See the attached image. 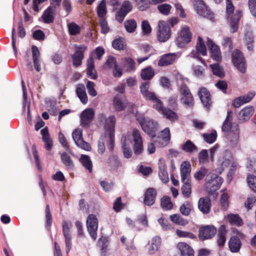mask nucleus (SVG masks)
Returning a JSON list of instances; mask_svg holds the SVG:
<instances>
[{
  "label": "nucleus",
  "instance_id": "f257e3e1",
  "mask_svg": "<svg viewBox=\"0 0 256 256\" xmlns=\"http://www.w3.org/2000/svg\"><path fill=\"white\" fill-rule=\"evenodd\" d=\"M136 116L142 130L151 137H154L158 128L157 122L152 120L146 118L143 114L138 112L136 113Z\"/></svg>",
  "mask_w": 256,
  "mask_h": 256
},
{
  "label": "nucleus",
  "instance_id": "f03ea898",
  "mask_svg": "<svg viewBox=\"0 0 256 256\" xmlns=\"http://www.w3.org/2000/svg\"><path fill=\"white\" fill-rule=\"evenodd\" d=\"M226 0V12L228 14V18H230V32L232 33L235 32L238 29V24L239 20L242 16L241 10H238L234 14H232L234 12V7L232 4L231 0Z\"/></svg>",
  "mask_w": 256,
  "mask_h": 256
},
{
  "label": "nucleus",
  "instance_id": "7ed1b4c3",
  "mask_svg": "<svg viewBox=\"0 0 256 256\" xmlns=\"http://www.w3.org/2000/svg\"><path fill=\"white\" fill-rule=\"evenodd\" d=\"M150 84L146 82L142 84L140 86V92L142 96L148 100H150L154 103L153 108L156 110H160L161 106V100L158 98L156 94L149 90Z\"/></svg>",
  "mask_w": 256,
  "mask_h": 256
},
{
  "label": "nucleus",
  "instance_id": "20e7f679",
  "mask_svg": "<svg viewBox=\"0 0 256 256\" xmlns=\"http://www.w3.org/2000/svg\"><path fill=\"white\" fill-rule=\"evenodd\" d=\"M98 120L100 123L104 122V136L108 138L110 149L112 148V116H110L106 118L105 114H100L98 116Z\"/></svg>",
  "mask_w": 256,
  "mask_h": 256
},
{
  "label": "nucleus",
  "instance_id": "39448f33",
  "mask_svg": "<svg viewBox=\"0 0 256 256\" xmlns=\"http://www.w3.org/2000/svg\"><path fill=\"white\" fill-rule=\"evenodd\" d=\"M158 38L160 42H166L170 37L172 32L169 23L166 21L161 20L158 23Z\"/></svg>",
  "mask_w": 256,
  "mask_h": 256
},
{
  "label": "nucleus",
  "instance_id": "423d86ee",
  "mask_svg": "<svg viewBox=\"0 0 256 256\" xmlns=\"http://www.w3.org/2000/svg\"><path fill=\"white\" fill-rule=\"evenodd\" d=\"M180 92L181 102L188 107L193 106L194 99L189 88L186 84H181Z\"/></svg>",
  "mask_w": 256,
  "mask_h": 256
},
{
  "label": "nucleus",
  "instance_id": "0eeeda50",
  "mask_svg": "<svg viewBox=\"0 0 256 256\" xmlns=\"http://www.w3.org/2000/svg\"><path fill=\"white\" fill-rule=\"evenodd\" d=\"M76 51L72 55L73 65L75 67H78L81 66L82 60L84 58V53L88 50V46L84 44L74 45Z\"/></svg>",
  "mask_w": 256,
  "mask_h": 256
},
{
  "label": "nucleus",
  "instance_id": "6e6552de",
  "mask_svg": "<svg viewBox=\"0 0 256 256\" xmlns=\"http://www.w3.org/2000/svg\"><path fill=\"white\" fill-rule=\"evenodd\" d=\"M86 227L91 238L96 240L97 238L98 220L96 215L90 214L86 219Z\"/></svg>",
  "mask_w": 256,
  "mask_h": 256
},
{
  "label": "nucleus",
  "instance_id": "1a4fd4ad",
  "mask_svg": "<svg viewBox=\"0 0 256 256\" xmlns=\"http://www.w3.org/2000/svg\"><path fill=\"white\" fill-rule=\"evenodd\" d=\"M232 61L234 66L242 73L246 71V60L242 54L238 50H236L232 54Z\"/></svg>",
  "mask_w": 256,
  "mask_h": 256
},
{
  "label": "nucleus",
  "instance_id": "9d476101",
  "mask_svg": "<svg viewBox=\"0 0 256 256\" xmlns=\"http://www.w3.org/2000/svg\"><path fill=\"white\" fill-rule=\"evenodd\" d=\"M194 5L198 14L210 19L213 18L212 12L208 9L202 0H194Z\"/></svg>",
  "mask_w": 256,
  "mask_h": 256
},
{
  "label": "nucleus",
  "instance_id": "9b49d317",
  "mask_svg": "<svg viewBox=\"0 0 256 256\" xmlns=\"http://www.w3.org/2000/svg\"><path fill=\"white\" fill-rule=\"evenodd\" d=\"M132 136V141L134 142L132 148L134 152L136 154L139 155L142 154L143 151L142 137L140 131L136 128L134 129Z\"/></svg>",
  "mask_w": 256,
  "mask_h": 256
},
{
  "label": "nucleus",
  "instance_id": "f8f14e48",
  "mask_svg": "<svg viewBox=\"0 0 256 256\" xmlns=\"http://www.w3.org/2000/svg\"><path fill=\"white\" fill-rule=\"evenodd\" d=\"M94 116V112L92 108L84 110L80 114V125L84 128L90 127Z\"/></svg>",
  "mask_w": 256,
  "mask_h": 256
},
{
  "label": "nucleus",
  "instance_id": "ddd939ff",
  "mask_svg": "<svg viewBox=\"0 0 256 256\" xmlns=\"http://www.w3.org/2000/svg\"><path fill=\"white\" fill-rule=\"evenodd\" d=\"M132 8L131 2L128 0L123 2L121 8L117 11L115 14V20L119 23H122L126 15L130 12Z\"/></svg>",
  "mask_w": 256,
  "mask_h": 256
},
{
  "label": "nucleus",
  "instance_id": "4468645a",
  "mask_svg": "<svg viewBox=\"0 0 256 256\" xmlns=\"http://www.w3.org/2000/svg\"><path fill=\"white\" fill-rule=\"evenodd\" d=\"M192 34L190 28L188 26H184L180 32V36L176 39V43L179 47H183L185 44L190 42Z\"/></svg>",
  "mask_w": 256,
  "mask_h": 256
},
{
  "label": "nucleus",
  "instance_id": "2eb2a0df",
  "mask_svg": "<svg viewBox=\"0 0 256 256\" xmlns=\"http://www.w3.org/2000/svg\"><path fill=\"white\" fill-rule=\"evenodd\" d=\"M216 229L213 226H201L199 230L198 237L202 240L212 238L216 234Z\"/></svg>",
  "mask_w": 256,
  "mask_h": 256
},
{
  "label": "nucleus",
  "instance_id": "dca6fc26",
  "mask_svg": "<svg viewBox=\"0 0 256 256\" xmlns=\"http://www.w3.org/2000/svg\"><path fill=\"white\" fill-rule=\"evenodd\" d=\"M62 234L64 237L66 252L68 254L72 248V236L68 223L63 221L62 223Z\"/></svg>",
  "mask_w": 256,
  "mask_h": 256
},
{
  "label": "nucleus",
  "instance_id": "f3484780",
  "mask_svg": "<svg viewBox=\"0 0 256 256\" xmlns=\"http://www.w3.org/2000/svg\"><path fill=\"white\" fill-rule=\"evenodd\" d=\"M182 182L190 181L191 164L189 162H183L180 168Z\"/></svg>",
  "mask_w": 256,
  "mask_h": 256
},
{
  "label": "nucleus",
  "instance_id": "a211bd4d",
  "mask_svg": "<svg viewBox=\"0 0 256 256\" xmlns=\"http://www.w3.org/2000/svg\"><path fill=\"white\" fill-rule=\"evenodd\" d=\"M206 181L207 183L212 184L214 188H218L224 182L223 179L213 172L206 174Z\"/></svg>",
  "mask_w": 256,
  "mask_h": 256
},
{
  "label": "nucleus",
  "instance_id": "6ab92c4d",
  "mask_svg": "<svg viewBox=\"0 0 256 256\" xmlns=\"http://www.w3.org/2000/svg\"><path fill=\"white\" fill-rule=\"evenodd\" d=\"M127 105V100L124 94H116L113 100V106L117 111L124 110Z\"/></svg>",
  "mask_w": 256,
  "mask_h": 256
},
{
  "label": "nucleus",
  "instance_id": "aec40b11",
  "mask_svg": "<svg viewBox=\"0 0 256 256\" xmlns=\"http://www.w3.org/2000/svg\"><path fill=\"white\" fill-rule=\"evenodd\" d=\"M211 200L208 197L201 198L198 202V210L203 214H208L211 210Z\"/></svg>",
  "mask_w": 256,
  "mask_h": 256
},
{
  "label": "nucleus",
  "instance_id": "412c9836",
  "mask_svg": "<svg viewBox=\"0 0 256 256\" xmlns=\"http://www.w3.org/2000/svg\"><path fill=\"white\" fill-rule=\"evenodd\" d=\"M207 45L210 50L211 57L212 59L217 62L220 61L222 57L219 48L209 38L208 39Z\"/></svg>",
  "mask_w": 256,
  "mask_h": 256
},
{
  "label": "nucleus",
  "instance_id": "4be33fe9",
  "mask_svg": "<svg viewBox=\"0 0 256 256\" xmlns=\"http://www.w3.org/2000/svg\"><path fill=\"white\" fill-rule=\"evenodd\" d=\"M198 95L204 106L209 108L211 106L210 94L206 88H200L198 92Z\"/></svg>",
  "mask_w": 256,
  "mask_h": 256
},
{
  "label": "nucleus",
  "instance_id": "5701e85b",
  "mask_svg": "<svg viewBox=\"0 0 256 256\" xmlns=\"http://www.w3.org/2000/svg\"><path fill=\"white\" fill-rule=\"evenodd\" d=\"M156 195L157 192L154 188H148L144 194V203L149 206L153 205L155 202Z\"/></svg>",
  "mask_w": 256,
  "mask_h": 256
},
{
  "label": "nucleus",
  "instance_id": "b1692460",
  "mask_svg": "<svg viewBox=\"0 0 256 256\" xmlns=\"http://www.w3.org/2000/svg\"><path fill=\"white\" fill-rule=\"evenodd\" d=\"M86 74L92 80L98 78L97 72L95 69L94 59L92 56H90L87 60Z\"/></svg>",
  "mask_w": 256,
  "mask_h": 256
},
{
  "label": "nucleus",
  "instance_id": "393cba45",
  "mask_svg": "<svg viewBox=\"0 0 256 256\" xmlns=\"http://www.w3.org/2000/svg\"><path fill=\"white\" fill-rule=\"evenodd\" d=\"M176 58V54L174 53H168L162 56L158 62V65L164 66L172 64Z\"/></svg>",
  "mask_w": 256,
  "mask_h": 256
},
{
  "label": "nucleus",
  "instance_id": "a878e982",
  "mask_svg": "<svg viewBox=\"0 0 256 256\" xmlns=\"http://www.w3.org/2000/svg\"><path fill=\"white\" fill-rule=\"evenodd\" d=\"M97 245L100 250V256H108V247L109 245V240L107 237L101 236L98 241Z\"/></svg>",
  "mask_w": 256,
  "mask_h": 256
},
{
  "label": "nucleus",
  "instance_id": "bb28decb",
  "mask_svg": "<svg viewBox=\"0 0 256 256\" xmlns=\"http://www.w3.org/2000/svg\"><path fill=\"white\" fill-rule=\"evenodd\" d=\"M158 176L160 180L164 183H166L168 180V174L166 169L164 160L163 159H160L158 162Z\"/></svg>",
  "mask_w": 256,
  "mask_h": 256
},
{
  "label": "nucleus",
  "instance_id": "cd10ccee",
  "mask_svg": "<svg viewBox=\"0 0 256 256\" xmlns=\"http://www.w3.org/2000/svg\"><path fill=\"white\" fill-rule=\"evenodd\" d=\"M162 102L161 101V106L160 110H156L159 112H162L164 116L170 121L174 122L178 119V116L175 112L172 110L164 108L162 106Z\"/></svg>",
  "mask_w": 256,
  "mask_h": 256
},
{
  "label": "nucleus",
  "instance_id": "c85d7f7f",
  "mask_svg": "<svg viewBox=\"0 0 256 256\" xmlns=\"http://www.w3.org/2000/svg\"><path fill=\"white\" fill-rule=\"evenodd\" d=\"M76 92L83 104H86L88 102V96L86 94V88L84 84H78L77 85Z\"/></svg>",
  "mask_w": 256,
  "mask_h": 256
},
{
  "label": "nucleus",
  "instance_id": "c756f323",
  "mask_svg": "<svg viewBox=\"0 0 256 256\" xmlns=\"http://www.w3.org/2000/svg\"><path fill=\"white\" fill-rule=\"evenodd\" d=\"M40 132L42 135V140L46 144V148L48 150H50L52 147L53 144L52 140L50 138V134L48 128L46 127L42 129L40 131Z\"/></svg>",
  "mask_w": 256,
  "mask_h": 256
},
{
  "label": "nucleus",
  "instance_id": "7c9ffc66",
  "mask_svg": "<svg viewBox=\"0 0 256 256\" xmlns=\"http://www.w3.org/2000/svg\"><path fill=\"white\" fill-rule=\"evenodd\" d=\"M32 50L34 67L36 71L39 72L41 70L40 60V52L38 47L36 46H32Z\"/></svg>",
  "mask_w": 256,
  "mask_h": 256
},
{
  "label": "nucleus",
  "instance_id": "2f4dec72",
  "mask_svg": "<svg viewBox=\"0 0 256 256\" xmlns=\"http://www.w3.org/2000/svg\"><path fill=\"white\" fill-rule=\"evenodd\" d=\"M254 109L253 107H246L238 113V119L243 122L250 119L254 114Z\"/></svg>",
  "mask_w": 256,
  "mask_h": 256
},
{
  "label": "nucleus",
  "instance_id": "473e14b6",
  "mask_svg": "<svg viewBox=\"0 0 256 256\" xmlns=\"http://www.w3.org/2000/svg\"><path fill=\"white\" fill-rule=\"evenodd\" d=\"M242 243L240 239L238 236H232L228 242V246L230 250L232 252H238L241 248Z\"/></svg>",
  "mask_w": 256,
  "mask_h": 256
},
{
  "label": "nucleus",
  "instance_id": "72a5a7b5",
  "mask_svg": "<svg viewBox=\"0 0 256 256\" xmlns=\"http://www.w3.org/2000/svg\"><path fill=\"white\" fill-rule=\"evenodd\" d=\"M79 162L89 172L92 173V162L90 156L84 154H82L79 158Z\"/></svg>",
  "mask_w": 256,
  "mask_h": 256
},
{
  "label": "nucleus",
  "instance_id": "f704fd0d",
  "mask_svg": "<svg viewBox=\"0 0 256 256\" xmlns=\"http://www.w3.org/2000/svg\"><path fill=\"white\" fill-rule=\"evenodd\" d=\"M178 248L180 250L183 256H194V252L192 248L185 242H179L178 244Z\"/></svg>",
  "mask_w": 256,
  "mask_h": 256
},
{
  "label": "nucleus",
  "instance_id": "c9c22d12",
  "mask_svg": "<svg viewBox=\"0 0 256 256\" xmlns=\"http://www.w3.org/2000/svg\"><path fill=\"white\" fill-rule=\"evenodd\" d=\"M226 226L224 224L222 225L218 232V239H217V242L218 244V246L220 247H222L226 240Z\"/></svg>",
  "mask_w": 256,
  "mask_h": 256
},
{
  "label": "nucleus",
  "instance_id": "e433bc0d",
  "mask_svg": "<svg viewBox=\"0 0 256 256\" xmlns=\"http://www.w3.org/2000/svg\"><path fill=\"white\" fill-rule=\"evenodd\" d=\"M170 138V130L168 128H166L161 132L160 136L158 138V140L162 145H166Z\"/></svg>",
  "mask_w": 256,
  "mask_h": 256
},
{
  "label": "nucleus",
  "instance_id": "4c0bfd02",
  "mask_svg": "<svg viewBox=\"0 0 256 256\" xmlns=\"http://www.w3.org/2000/svg\"><path fill=\"white\" fill-rule=\"evenodd\" d=\"M182 150L187 153L192 154L198 150V147L190 140H186L181 146Z\"/></svg>",
  "mask_w": 256,
  "mask_h": 256
},
{
  "label": "nucleus",
  "instance_id": "58836bf2",
  "mask_svg": "<svg viewBox=\"0 0 256 256\" xmlns=\"http://www.w3.org/2000/svg\"><path fill=\"white\" fill-rule=\"evenodd\" d=\"M45 220L46 225L45 227L46 230L50 232L51 230V226L52 225V215L50 210V206L49 204H47L45 210Z\"/></svg>",
  "mask_w": 256,
  "mask_h": 256
},
{
  "label": "nucleus",
  "instance_id": "ea45409f",
  "mask_svg": "<svg viewBox=\"0 0 256 256\" xmlns=\"http://www.w3.org/2000/svg\"><path fill=\"white\" fill-rule=\"evenodd\" d=\"M232 112L228 110L227 116L222 126V130L224 132H229L232 128Z\"/></svg>",
  "mask_w": 256,
  "mask_h": 256
},
{
  "label": "nucleus",
  "instance_id": "a19ab883",
  "mask_svg": "<svg viewBox=\"0 0 256 256\" xmlns=\"http://www.w3.org/2000/svg\"><path fill=\"white\" fill-rule=\"evenodd\" d=\"M160 243L161 239L159 236L154 237L152 239V244L149 248V253L151 254H154L158 250Z\"/></svg>",
  "mask_w": 256,
  "mask_h": 256
},
{
  "label": "nucleus",
  "instance_id": "79ce46f5",
  "mask_svg": "<svg viewBox=\"0 0 256 256\" xmlns=\"http://www.w3.org/2000/svg\"><path fill=\"white\" fill-rule=\"evenodd\" d=\"M154 74V70L151 66H148L142 70L141 77L144 80H149L153 78Z\"/></svg>",
  "mask_w": 256,
  "mask_h": 256
},
{
  "label": "nucleus",
  "instance_id": "37998d69",
  "mask_svg": "<svg viewBox=\"0 0 256 256\" xmlns=\"http://www.w3.org/2000/svg\"><path fill=\"white\" fill-rule=\"evenodd\" d=\"M96 12L100 18H104L107 13L106 0H102L97 7Z\"/></svg>",
  "mask_w": 256,
  "mask_h": 256
},
{
  "label": "nucleus",
  "instance_id": "c03bdc74",
  "mask_svg": "<svg viewBox=\"0 0 256 256\" xmlns=\"http://www.w3.org/2000/svg\"><path fill=\"white\" fill-rule=\"evenodd\" d=\"M60 158L63 164L68 168L71 169L74 168L73 162L68 153L66 152H62L60 154Z\"/></svg>",
  "mask_w": 256,
  "mask_h": 256
},
{
  "label": "nucleus",
  "instance_id": "a18cd8bd",
  "mask_svg": "<svg viewBox=\"0 0 256 256\" xmlns=\"http://www.w3.org/2000/svg\"><path fill=\"white\" fill-rule=\"evenodd\" d=\"M170 218L172 222L178 225L185 226L188 224V221L179 214H172Z\"/></svg>",
  "mask_w": 256,
  "mask_h": 256
},
{
  "label": "nucleus",
  "instance_id": "49530a36",
  "mask_svg": "<svg viewBox=\"0 0 256 256\" xmlns=\"http://www.w3.org/2000/svg\"><path fill=\"white\" fill-rule=\"evenodd\" d=\"M126 30L130 33L134 32L136 28L137 24L134 19L126 20L124 22Z\"/></svg>",
  "mask_w": 256,
  "mask_h": 256
},
{
  "label": "nucleus",
  "instance_id": "de8ad7c7",
  "mask_svg": "<svg viewBox=\"0 0 256 256\" xmlns=\"http://www.w3.org/2000/svg\"><path fill=\"white\" fill-rule=\"evenodd\" d=\"M162 208L164 210H170L172 208L173 204L169 196H164L161 199L160 203Z\"/></svg>",
  "mask_w": 256,
  "mask_h": 256
},
{
  "label": "nucleus",
  "instance_id": "09e8293b",
  "mask_svg": "<svg viewBox=\"0 0 256 256\" xmlns=\"http://www.w3.org/2000/svg\"><path fill=\"white\" fill-rule=\"evenodd\" d=\"M184 183L182 187V192L184 196L186 198L190 196L192 193V186L190 181L182 182Z\"/></svg>",
  "mask_w": 256,
  "mask_h": 256
},
{
  "label": "nucleus",
  "instance_id": "8fccbe9b",
  "mask_svg": "<svg viewBox=\"0 0 256 256\" xmlns=\"http://www.w3.org/2000/svg\"><path fill=\"white\" fill-rule=\"evenodd\" d=\"M126 47V44L124 38L120 37L113 40V48L115 49L121 50H124Z\"/></svg>",
  "mask_w": 256,
  "mask_h": 256
},
{
  "label": "nucleus",
  "instance_id": "3c124183",
  "mask_svg": "<svg viewBox=\"0 0 256 256\" xmlns=\"http://www.w3.org/2000/svg\"><path fill=\"white\" fill-rule=\"evenodd\" d=\"M196 49L198 53H200L203 56H206L207 54L206 46L203 42L202 38L200 36L198 38Z\"/></svg>",
  "mask_w": 256,
  "mask_h": 256
},
{
  "label": "nucleus",
  "instance_id": "603ef678",
  "mask_svg": "<svg viewBox=\"0 0 256 256\" xmlns=\"http://www.w3.org/2000/svg\"><path fill=\"white\" fill-rule=\"evenodd\" d=\"M68 29L69 33L71 36H76L80 34L81 31L80 27L74 22L68 24Z\"/></svg>",
  "mask_w": 256,
  "mask_h": 256
},
{
  "label": "nucleus",
  "instance_id": "864d4df0",
  "mask_svg": "<svg viewBox=\"0 0 256 256\" xmlns=\"http://www.w3.org/2000/svg\"><path fill=\"white\" fill-rule=\"evenodd\" d=\"M192 208V205L189 202H185L180 208V212L184 216H188L190 214Z\"/></svg>",
  "mask_w": 256,
  "mask_h": 256
},
{
  "label": "nucleus",
  "instance_id": "5fc2aeb1",
  "mask_svg": "<svg viewBox=\"0 0 256 256\" xmlns=\"http://www.w3.org/2000/svg\"><path fill=\"white\" fill-rule=\"evenodd\" d=\"M42 17L44 22L46 24H50L54 22V18L52 14V8L50 7L48 8Z\"/></svg>",
  "mask_w": 256,
  "mask_h": 256
},
{
  "label": "nucleus",
  "instance_id": "6e6d98bb",
  "mask_svg": "<svg viewBox=\"0 0 256 256\" xmlns=\"http://www.w3.org/2000/svg\"><path fill=\"white\" fill-rule=\"evenodd\" d=\"M210 67L212 69L213 74L220 78H222L224 76V72L223 69L220 66L218 63L212 64Z\"/></svg>",
  "mask_w": 256,
  "mask_h": 256
},
{
  "label": "nucleus",
  "instance_id": "4d7b16f0",
  "mask_svg": "<svg viewBox=\"0 0 256 256\" xmlns=\"http://www.w3.org/2000/svg\"><path fill=\"white\" fill-rule=\"evenodd\" d=\"M209 170L204 166H202L194 174V178L198 180H200L206 176Z\"/></svg>",
  "mask_w": 256,
  "mask_h": 256
},
{
  "label": "nucleus",
  "instance_id": "13d9d810",
  "mask_svg": "<svg viewBox=\"0 0 256 256\" xmlns=\"http://www.w3.org/2000/svg\"><path fill=\"white\" fill-rule=\"evenodd\" d=\"M199 163L204 164L209 162V157L208 150H202L198 154Z\"/></svg>",
  "mask_w": 256,
  "mask_h": 256
},
{
  "label": "nucleus",
  "instance_id": "bf43d9fd",
  "mask_svg": "<svg viewBox=\"0 0 256 256\" xmlns=\"http://www.w3.org/2000/svg\"><path fill=\"white\" fill-rule=\"evenodd\" d=\"M122 74L123 68L118 66L116 60L113 58V76L116 78H120Z\"/></svg>",
  "mask_w": 256,
  "mask_h": 256
},
{
  "label": "nucleus",
  "instance_id": "052dcab7",
  "mask_svg": "<svg viewBox=\"0 0 256 256\" xmlns=\"http://www.w3.org/2000/svg\"><path fill=\"white\" fill-rule=\"evenodd\" d=\"M228 220L231 224L240 226L242 224V221L241 218L238 215L234 214H230L228 216Z\"/></svg>",
  "mask_w": 256,
  "mask_h": 256
},
{
  "label": "nucleus",
  "instance_id": "680f3d73",
  "mask_svg": "<svg viewBox=\"0 0 256 256\" xmlns=\"http://www.w3.org/2000/svg\"><path fill=\"white\" fill-rule=\"evenodd\" d=\"M136 4V6L141 11L146 10L150 6V0H134Z\"/></svg>",
  "mask_w": 256,
  "mask_h": 256
},
{
  "label": "nucleus",
  "instance_id": "e2e57ef3",
  "mask_svg": "<svg viewBox=\"0 0 256 256\" xmlns=\"http://www.w3.org/2000/svg\"><path fill=\"white\" fill-rule=\"evenodd\" d=\"M202 136L206 142L212 144L216 140L217 134L216 131L214 130L210 134H203Z\"/></svg>",
  "mask_w": 256,
  "mask_h": 256
},
{
  "label": "nucleus",
  "instance_id": "0e129e2a",
  "mask_svg": "<svg viewBox=\"0 0 256 256\" xmlns=\"http://www.w3.org/2000/svg\"><path fill=\"white\" fill-rule=\"evenodd\" d=\"M125 206L126 204L122 202L121 197H118L114 202L113 210L116 212H119L124 209Z\"/></svg>",
  "mask_w": 256,
  "mask_h": 256
},
{
  "label": "nucleus",
  "instance_id": "69168bd1",
  "mask_svg": "<svg viewBox=\"0 0 256 256\" xmlns=\"http://www.w3.org/2000/svg\"><path fill=\"white\" fill-rule=\"evenodd\" d=\"M171 8L172 6L170 4H162L158 6V9L159 12L165 16L169 14Z\"/></svg>",
  "mask_w": 256,
  "mask_h": 256
},
{
  "label": "nucleus",
  "instance_id": "338daca9",
  "mask_svg": "<svg viewBox=\"0 0 256 256\" xmlns=\"http://www.w3.org/2000/svg\"><path fill=\"white\" fill-rule=\"evenodd\" d=\"M244 42L248 49L252 51L254 48V36L251 34H246L245 36Z\"/></svg>",
  "mask_w": 256,
  "mask_h": 256
},
{
  "label": "nucleus",
  "instance_id": "774afa93",
  "mask_svg": "<svg viewBox=\"0 0 256 256\" xmlns=\"http://www.w3.org/2000/svg\"><path fill=\"white\" fill-rule=\"evenodd\" d=\"M256 202V198L254 196H249L246 202H244V206L248 210H251L254 206Z\"/></svg>",
  "mask_w": 256,
  "mask_h": 256
}]
</instances>
